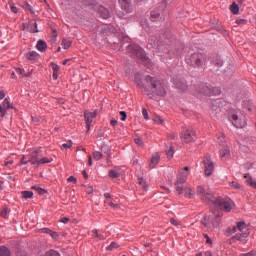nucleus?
Listing matches in <instances>:
<instances>
[{
    "label": "nucleus",
    "instance_id": "1",
    "mask_svg": "<svg viewBox=\"0 0 256 256\" xmlns=\"http://www.w3.org/2000/svg\"><path fill=\"white\" fill-rule=\"evenodd\" d=\"M134 81L139 87H142L144 93H146L150 99H153L154 95H158L159 97H165V95H167L165 86H163V83H161V81L155 77L146 76L145 81L147 84L145 86H142L139 82V75L135 76Z\"/></svg>",
    "mask_w": 256,
    "mask_h": 256
},
{
    "label": "nucleus",
    "instance_id": "2",
    "mask_svg": "<svg viewBox=\"0 0 256 256\" xmlns=\"http://www.w3.org/2000/svg\"><path fill=\"white\" fill-rule=\"evenodd\" d=\"M190 168L188 166L184 167V169H180L176 182H175V189L178 195H183L186 199H193L195 197V192L191 185H186L183 187V184L187 182V178L189 177Z\"/></svg>",
    "mask_w": 256,
    "mask_h": 256
},
{
    "label": "nucleus",
    "instance_id": "3",
    "mask_svg": "<svg viewBox=\"0 0 256 256\" xmlns=\"http://www.w3.org/2000/svg\"><path fill=\"white\" fill-rule=\"evenodd\" d=\"M127 53L132 55L133 57H137L145 65V67H148V69L151 68V59L147 57V54H145V51L142 50L141 47L137 44H131L127 47Z\"/></svg>",
    "mask_w": 256,
    "mask_h": 256
},
{
    "label": "nucleus",
    "instance_id": "4",
    "mask_svg": "<svg viewBox=\"0 0 256 256\" xmlns=\"http://www.w3.org/2000/svg\"><path fill=\"white\" fill-rule=\"evenodd\" d=\"M221 212H211L209 215L204 216L201 223L204 225V227H207V229L211 228H217L219 227V223H221Z\"/></svg>",
    "mask_w": 256,
    "mask_h": 256
},
{
    "label": "nucleus",
    "instance_id": "5",
    "mask_svg": "<svg viewBox=\"0 0 256 256\" xmlns=\"http://www.w3.org/2000/svg\"><path fill=\"white\" fill-rule=\"evenodd\" d=\"M245 229H247V225H245V222H238L237 226H234L233 228H228L226 231L227 235H233V233H237V230L240 231L241 234H236L232 237V239H237V241H242L243 239H247L249 236V233L245 232Z\"/></svg>",
    "mask_w": 256,
    "mask_h": 256
},
{
    "label": "nucleus",
    "instance_id": "6",
    "mask_svg": "<svg viewBox=\"0 0 256 256\" xmlns=\"http://www.w3.org/2000/svg\"><path fill=\"white\" fill-rule=\"evenodd\" d=\"M212 203L216 207V209H219L220 211H225V213L231 212V209L235 207V203L229 198H214V201Z\"/></svg>",
    "mask_w": 256,
    "mask_h": 256
},
{
    "label": "nucleus",
    "instance_id": "7",
    "mask_svg": "<svg viewBox=\"0 0 256 256\" xmlns=\"http://www.w3.org/2000/svg\"><path fill=\"white\" fill-rule=\"evenodd\" d=\"M197 137V132L192 127L183 128L180 134L182 143H193Z\"/></svg>",
    "mask_w": 256,
    "mask_h": 256
},
{
    "label": "nucleus",
    "instance_id": "8",
    "mask_svg": "<svg viewBox=\"0 0 256 256\" xmlns=\"http://www.w3.org/2000/svg\"><path fill=\"white\" fill-rule=\"evenodd\" d=\"M187 63L192 65V67H203V65H205V54L196 52L190 55Z\"/></svg>",
    "mask_w": 256,
    "mask_h": 256
},
{
    "label": "nucleus",
    "instance_id": "9",
    "mask_svg": "<svg viewBox=\"0 0 256 256\" xmlns=\"http://www.w3.org/2000/svg\"><path fill=\"white\" fill-rule=\"evenodd\" d=\"M196 195H198L202 201H209L210 203L215 201V196H213V194L203 186L197 187Z\"/></svg>",
    "mask_w": 256,
    "mask_h": 256
},
{
    "label": "nucleus",
    "instance_id": "10",
    "mask_svg": "<svg viewBox=\"0 0 256 256\" xmlns=\"http://www.w3.org/2000/svg\"><path fill=\"white\" fill-rule=\"evenodd\" d=\"M230 121L237 129H243V127H246L247 125V118L243 115L239 116L237 114H232L230 116Z\"/></svg>",
    "mask_w": 256,
    "mask_h": 256
},
{
    "label": "nucleus",
    "instance_id": "11",
    "mask_svg": "<svg viewBox=\"0 0 256 256\" xmlns=\"http://www.w3.org/2000/svg\"><path fill=\"white\" fill-rule=\"evenodd\" d=\"M204 165V173L206 177H210V175L213 173L215 169V164L213 163V160H211V155L206 154L203 160Z\"/></svg>",
    "mask_w": 256,
    "mask_h": 256
},
{
    "label": "nucleus",
    "instance_id": "12",
    "mask_svg": "<svg viewBox=\"0 0 256 256\" xmlns=\"http://www.w3.org/2000/svg\"><path fill=\"white\" fill-rule=\"evenodd\" d=\"M84 117H85V121H86V126L88 131L91 129V123H93V119H95L97 117V110H95L94 112H84Z\"/></svg>",
    "mask_w": 256,
    "mask_h": 256
},
{
    "label": "nucleus",
    "instance_id": "13",
    "mask_svg": "<svg viewBox=\"0 0 256 256\" xmlns=\"http://www.w3.org/2000/svg\"><path fill=\"white\" fill-rule=\"evenodd\" d=\"M176 89L180 91H187V82L183 78H173L172 79Z\"/></svg>",
    "mask_w": 256,
    "mask_h": 256
},
{
    "label": "nucleus",
    "instance_id": "14",
    "mask_svg": "<svg viewBox=\"0 0 256 256\" xmlns=\"http://www.w3.org/2000/svg\"><path fill=\"white\" fill-rule=\"evenodd\" d=\"M199 93L201 95H214L213 90L207 84H201L199 86Z\"/></svg>",
    "mask_w": 256,
    "mask_h": 256
},
{
    "label": "nucleus",
    "instance_id": "15",
    "mask_svg": "<svg viewBox=\"0 0 256 256\" xmlns=\"http://www.w3.org/2000/svg\"><path fill=\"white\" fill-rule=\"evenodd\" d=\"M98 14L100 17H102V19H109V17H111V12H109V10L103 6L98 7Z\"/></svg>",
    "mask_w": 256,
    "mask_h": 256
},
{
    "label": "nucleus",
    "instance_id": "16",
    "mask_svg": "<svg viewBox=\"0 0 256 256\" xmlns=\"http://www.w3.org/2000/svg\"><path fill=\"white\" fill-rule=\"evenodd\" d=\"M40 159L41 154H39V152H32L28 161L31 163V165H38Z\"/></svg>",
    "mask_w": 256,
    "mask_h": 256
},
{
    "label": "nucleus",
    "instance_id": "17",
    "mask_svg": "<svg viewBox=\"0 0 256 256\" xmlns=\"http://www.w3.org/2000/svg\"><path fill=\"white\" fill-rule=\"evenodd\" d=\"M160 159H161V156L159 155V153L154 154L150 160V164H149L150 169H155V167L159 165Z\"/></svg>",
    "mask_w": 256,
    "mask_h": 256
},
{
    "label": "nucleus",
    "instance_id": "18",
    "mask_svg": "<svg viewBox=\"0 0 256 256\" xmlns=\"http://www.w3.org/2000/svg\"><path fill=\"white\" fill-rule=\"evenodd\" d=\"M119 3L126 13H131V0H119Z\"/></svg>",
    "mask_w": 256,
    "mask_h": 256
},
{
    "label": "nucleus",
    "instance_id": "19",
    "mask_svg": "<svg viewBox=\"0 0 256 256\" xmlns=\"http://www.w3.org/2000/svg\"><path fill=\"white\" fill-rule=\"evenodd\" d=\"M27 31L30 33H39V30L37 29V22L30 21L27 25Z\"/></svg>",
    "mask_w": 256,
    "mask_h": 256
},
{
    "label": "nucleus",
    "instance_id": "20",
    "mask_svg": "<svg viewBox=\"0 0 256 256\" xmlns=\"http://www.w3.org/2000/svg\"><path fill=\"white\" fill-rule=\"evenodd\" d=\"M37 49L38 51H41V53H45V51H47V43L43 40H39L37 42Z\"/></svg>",
    "mask_w": 256,
    "mask_h": 256
},
{
    "label": "nucleus",
    "instance_id": "21",
    "mask_svg": "<svg viewBox=\"0 0 256 256\" xmlns=\"http://www.w3.org/2000/svg\"><path fill=\"white\" fill-rule=\"evenodd\" d=\"M244 179H246V183L252 187L253 189H256V181L253 180V178L249 175V174H246L244 176Z\"/></svg>",
    "mask_w": 256,
    "mask_h": 256
},
{
    "label": "nucleus",
    "instance_id": "22",
    "mask_svg": "<svg viewBox=\"0 0 256 256\" xmlns=\"http://www.w3.org/2000/svg\"><path fill=\"white\" fill-rule=\"evenodd\" d=\"M166 155L168 159H173V155H175V150H173V145L166 147Z\"/></svg>",
    "mask_w": 256,
    "mask_h": 256
},
{
    "label": "nucleus",
    "instance_id": "23",
    "mask_svg": "<svg viewBox=\"0 0 256 256\" xmlns=\"http://www.w3.org/2000/svg\"><path fill=\"white\" fill-rule=\"evenodd\" d=\"M39 57V54L35 51L29 52L27 54V59H29V61H37Z\"/></svg>",
    "mask_w": 256,
    "mask_h": 256
},
{
    "label": "nucleus",
    "instance_id": "24",
    "mask_svg": "<svg viewBox=\"0 0 256 256\" xmlns=\"http://www.w3.org/2000/svg\"><path fill=\"white\" fill-rule=\"evenodd\" d=\"M0 256H11V251L5 246H0Z\"/></svg>",
    "mask_w": 256,
    "mask_h": 256
},
{
    "label": "nucleus",
    "instance_id": "25",
    "mask_svg": "<svg viewBox=\"0 0 256 256\" xmlns=\"http://www.w3.org/2000/svg\"><path fill=\"white\" fill-rule=\"evenodd\" d=\"M230 155H231V153L229 152V148H224L220 151V157L222 159H227V158H229Z\"/></svg>",
    "mask_w": 256,
    "mask_h": 256
},
{
    "label": "nucleus",
    "instance_id": "26",
    "mask_svg": "<svg viewBox=\"0 0 256 256\" xmlns=\"http://www.w3.org/2000/svg\"><path fill=\"white\" fill-rule=\"evenodd\" d=\"M2 107L7 111V109H13V104L9 102V99L5 98L2 102Z\"/></svg>",
    "mask_w": 256,
    "mask_h": 256
},
{
    "label": "nucleus",
    "instance_id": "27",
    "mask_svg": "<svg viewBox=\"0 0 256 256\" xmlns=\"http://www.w3.org/2000/svg\"><path fill=\"white\" fill-rule=\"evenodd\" d=\"M230 11L234 14V15H238L239 14V5H237V3H232L230 6Z\"/></svg>",
    "mask_w": 256,
    "mask_h": 256
},
{
    "label": "nucleus",
    "instance_id": "28",
    "mask_svg": "<svg viewBox=\"0 0 256 256\" xmlns=\"http://www.w3.org/2000/svg\"><path fill=\"white\" fill-rule=\"evenodd\" d=\"M72 43L73 42L71 40H67L64 38V39H62L61 45H62L63 49H69V47H71Z\"/></svg>",
    "mask_w": 256,
    "mask_h": 256
},
{
    "label": "nucleus",
    "instance_id": "29",
    "mask_svg": "<svg viewBox=\"0 0 256 256\" xmlns=\"http://www.w3.org/2000/svg\"><path fill=\"white\" fill-rule=\"evenodd\" d=\"M108 175L111 177V179H117V177H120L121 174L117 170H110Z\"/></svg>",
    "mask_w": 256,
    "mask_h": 256
},
{
    "label": "nucleus",
    "instance_id": "30",
    "mask_svg": "<svg viewBox=\"0 0 256 256\" xmlns=\"http://www.w3.org/2000/svg\"><path fill=\"white\" fill-rule=\"evenodd\" d=\"M51 161H53V159H50V158H41L40 157V160L38 161V164H37V166H39V165H45V164H47V163H51Z\"/></svg>",
    "mask_w": 256,
    "mask_h": 256
},
{
    "label": "nucleus",
    "instance_id": "31",
    "mask_svg": "<svg viewBox=\"0 0 256 256\" xmlns=\"http://www.w3.org/2000/svg\"><path fill=\"white\" fill-rule=\"evenodd\" d=\"M22 197L24 199H33V192L32 191H23Z\"/></svg>",
    "mask_w": 256,
    "mask_h": 256
},
{
    "label": "nucleus",
    "instance_id": "32",
    "mask_svg": "<svg viewBox=\"0 0 256 256\" xmlns=\"http://www.w3.org/2000/svg\"><path fill=\"white\" fill-rule=\"evenodd\" d=\"M161 13H159V10H154L151 12V20L155 21L156 19H159Z\"/></svg>",
    "mask_w": 256,
    "mask_h": 256
},
{
    "label": "nucleus",
    "instance_id": "33",
    "mask_svg": "<svg viewBox=\"0 0 256 256\" xmlns=\"http://www.w3.org/2000/svg\"><path fill=\"white\" fill-rule=\"evenodd\" d=\"M138 185H140L144 191H147V183L143 178H138Z\"/></svg>",
    "mask_w": 256,
    "mask_h": 256
},
{
    "label": "nucleus",
    "instance_id": "34",
    "mask_svg": "<svg viewBox=\"0 0 256 256\" xmlns=\"http://www.w3.org/2000/svg\"><path fill=\"white\" fill-rule=\"evenodd\" d=\"M134 143H136L138 147H143V140L137 135L134 136Z\"/></svg>",
    "mask_w": 256,
    "mask_h": 256
},
{
    "label": "nucleus",
    "instance_id": "35",
    "mask_svg": "<svg viewBox=\"0 0 256 256\" xmlns=\"http://www.w3.org/2000/svg\"><path fill=\"white\" fill-rule=\"evenodd\" d=\"M93 157H94L95 161H99L103 158V154L99 151H95V152H93Z\"/></svg>",
    "mask_w": 256,
    "mask_h": 256
},
{
    "label": "nucleus",
    "instance_id": "36",
    "mask_svg": "<svg viewBox=\"0 0 256 256\" xmlns=\"http://www.w3.org/2000/svg\"><path fill=\"white\" fill-rule=\"evenodd\" d=\"M1 217H3L4 219H7V217H9V208L4 207L1 211Z\"/></svg>",
    "mask_w": 256,
    "mask_h": 256
},
{
    "label": "nucleus",
    "instance_id": "37",
    "mask_svg": "<svg viewBox=\"0 0 256 256\" xmlns=\"http://www.w3.org/2000/svg\"><path fill=\"white\" fill-rule=\"evenodd\" d=\"M153 121L157 123V125H163V118L161 116H154Z\"/></svg>",
    "mask_w": 256,
    "mask_h": 256
},
{
    "label": "nucleus",
    "instance_id": "38",
    "mask_svg": "<svg viewBox=\"0 0 256 256\" xmlns=\"http://www.w3.org/2000/svg\"><path fill=\"white\" fill-rule=\"evenodd\" d=\"M230 187H232L233 189H242L241 185L237 182H230Z\"/></svg>",
    "mask_w": 256,
    "mask_h": 256
},
{
    "label": "nucleus",
    "instance_id": "39",
    "mask_svg": "<svg viewBox=\"0 0 256 256\" xmlns=\"http://www.w3.org/2000/svg\"><path fill=\"white\" fill-rule=\"evenodd\" d=\"M142 115L146 121H149V112L145 108L142 109Z\"/></svg>",
    "mask_w": 256,
    "mask_h": 256
},
{
    "label": "nucleus",
    "instance_id": "40",
    "mask_svg": "<svg viewBox=\"0 0 256 256\" xmlns=\"http://www.w3.org/2000/svg\"><path fill=\"white\" fill-rule=\"evenodd\" d=\"M113 249H117V243L112 242L108 247L107 251H113Z\"/></svg>",
    "mask_w": 256,
    "mask_h": 256
},
{
    "label": "nucleus",
    "instance_id": "41",
    "mask_svg": "<svg viewBox=\"0 0 256 256\" xmlns=\"http://www.w3.org/2000/svg\"><path fill=\"white\" fill-rule=\"evenodd\" d=\"M71 147H73L72 142H67V143L62 144L63 149H71Z\"/></svg>",
    "mask_w": 256,
    "mask_h": 256
},
{
    "label": "nucleus",
    "instance_id": "42",
    "mask_svg": "<svg viewBox=\"0 0 256 256\" xmlns=\"http://www.w3.org/2000/svg\"><path fill=\"white\" fill-rule=\"evenodd\" d=\"M46 256H60V255L58 254L57 251L50 250L49 252L46 253Z\"/></svg>",
    "mask_w": 256,
    "mask_h": 256
},
{
    "label": "nucleus",
    "instance_id": "43",
    "mask_svg": "<svg viewBox=\"0 0 256 256\" xmlns=\"http://www.w3.org/2000/svg\"><path fill=\"white\" fill-rule=\"evenodd\" d=\"M237 25H247V20L245 19H237L236 20Z\"/></svg>",
    "mask_w": 256,
    "mask_h": 256
},
{
    "label": "nucleus",
    "instance_id": "44",
    "mask_svg": "<svg viewBox=\"0 0 256 256\" xmlns=\"http://www.w3.org/2000/svg\"><path fill=\"white\" fill-rule=\"evenodd\" d=\"M0 113L1 117H5L7 115V110L0 104Z\"/></svg>",
    "mask_w": 256,
    "mask_h": 256
},
{
    "label": "nucleus",
    "instance_id": "45",
    "mask_svg": "<svg viewBox=\"0 0 256 256\" xmlns=\"http://www.w3.org/2000/svg\"><path fill=\"white\" fill-rule=\"evenodd\" d=\"M16 73H18V75H22V77H25V70L22 68H16Z\"/></svg>",
    "mask_w": 256,
    "mask_h": 256
},
{
    "label": "nucleus",
    "instance_id": "46",
    "mask_svg": "<svg viewBox=\"0 0 256 256\" xmlns=\"http://www.w3.org/2000/svg\"><path fill=\"white\" fill-rule=\"evenodd\" d=\"M52 69H53V72L55 73H59V65L55 64V63H52Z\"/></svg>",
    "mask_w": 256,
    "mask_h": 256
},
{
    "label": "nucleus",
    "instance_id": "47",
    "mask_svg": "<svg viewBox=\"0 0 256 256\" xmlns=\"http://www.w3.org/2000/svg\"><path fill=\"white\" fill-rule=\"evenodd\" d=\"M68 183H74L76 184L77 183V178H75L74 176H70L68 179H67Z\"/></svg>",
    "mask_w": 256,
    "mask_h": 256
},
{
    "label": "nucleus",
    "instance_id": "48",
    "mask_svg": "<svg viewBox=\"0 0 256 256\" xmlns=\"http://www.w3.org/2000/svg\"><path fill=\"white\" fill-rule=\"evenodd\" d=\"M121 115V121H126L127 120V113L125 111H120Z\"/></svg>",
    "mask_w": 256,
    "mask_h": 256
},
{
    "label": "nucleus",
    "instance_id": "49",
    "mask_svg": "<svg viewBox=\"0 0 256 256\" xmlns=\"http://www.w3.org/2000/svg\"><path fill=\"white\" fill-rule=\"evenodd\" d=\"M36 191H37V193L39 194V195H45V193H46V191H45V189H43V188H36Z\"/></svg>",
    "mask_w": 256,
    "mask_h": 256
},
{
    "label": "nucleus",
    "instance_id": "50",
    "mask_svg": "<svg viewBox=\"0 0 256 256\" xmlns=\"http://www.w3.org/2000/svg\"><path fill=\"white\" fill-rule=\"evenodd\" d=\"M93 233H95V237H97L100 240L105 239V236L101 235V234H97V230H93Z\"/></svg>",
    "mask_w": 256,
    "mask_h": 256
},
{
    "label": "nucleus",
    "instance_id": "51",
    "mask_svg": "<svg viewBox=\"0 0 256 256\" xmlns=\"http://www.w3.org/2000/svg\"><path fill=\"white\" fill-rule=\"evenodd\" d=\"M86 193H87L88 195H93V187L88 186L87 189H86Z\"/></svg>",
    "mask_w": 256,
    "mask_h": 256
},
{
    "label": "nucleus",
    "instance_id": "52",
    "mask_svg": "<svg viewBox=\"0 0 256 256\" xmlns=\"http://www.w3.org/2000/svg\"><path fill=\"white\" fill-rule=\"evenodd\" d=\"M204 238L206 239V243H207L208 245H211L212 241H211V238H209V235L204 234Z\"/></svg>",
    "mask_w": 256,
    "mask_h": 256
},
{
    "label": "nucleus",
    "instance_id": "53",
    "mask_svg": "<svg viewBox=\"0 0 256 256\" xmlns=\"http://www.w3.org/2000/svg\"><path fill=\"white\" fill-rule=\"evenodd\" d=\"M21 163L22 165H27V163H30V162H29V159L27 160V157L23 156Z\"/></svg>",
    "mask_w": 256,
    "mask_h": 256
},
{
    "label": "nucleus",
    "instance_id": "54",
    "mask_svg": "<svg viewBox=\"0 0 256 256\" xmlns=\"http://www.w3.org/2000/svg\"><path fill=\"white\" fill-rule=\"evenodd\" d=\"M107 204L109 205V207H113L114 209H117V207H119V205L114 204L113 202H107Z\"/></svg>",
    "mask_w": 256,
    "mask_h": 256
},
{
    "label": "nucleus",
    "instance_id": "55",
    "mask_svg": "<svg viewBox=\"0 0 256 256\" xmlns=\"http://www.w3.org/2000/svg\"><path fill=\"white\" fill-rule=\"evenodd\" d=\"M11 11H12V13H18V11H19V9L16 7V6H11Z\"/></svg>",
    "mask_w": 256,
    "mask_h": 256
},
{
    "label": "nucleus",
    "instance_id": "56",
    "mask_svg": "<svg viewBox=\"0 0 256 256\" xmlns=\"http://www.w3.org/2000/svg\"><path fill=\"white\" fill-rule=\"evenodd\" d=\"M170 223L175 226L179 225V222H177V220H175L174 218L170 219Z\"/></svg>",
    "mask_w": 256,
    "mask_h": 256
},
{
    "label": "nucleus",
    "instance_id": "57",
    "mask_svg": "<svg viewBox=\"0 0 256 256\" xmlns=\"http://www.w3.org/2000/svg\"><path fill=\"white\" fill-rule=\"evenodd\" d=\"M52 77H53V79H55V80L59 79V72H53Z\"/></svg>",
    "mask_w": 256,
    "mask_h": 256
},
{
    "label": "nucleus",
    "instance_id": "58",
    "mask_svg": "<svg viewBox=\"0 0 256 256\" xmlns=\"http://www.w3.org/2000/svg\"><path fill=\"white\" fill-rule=\"evenodd\" d=\"M5 99V91L1 90L0 91V100Z\"/></svg>",
    "mask_w": 256,
    "mask_h": 256
},
{
    "label": "nucleus",
    "instance_id": "59",
    "mask_svg": "<svg viewBox=\"0 0 256 256\" xmlns=\"http://www.w3.org/2000/svg\"><path fill=\"white\" fill-rule=\"evenodd\" d=\"M241 256H255V252H249L246 254H242Z\"/></svg>",
    "mask_w": 256,
    "mask_h": 256
},
{
    "label": "nucleus",
    "instance_id": "60",
    "mask_svg": "<svg viewBox=\"0 0 256 256\" xmlns=\"http://www.w3.org/2000/svg\"><path fill=\"white\" fill-rule=\"evenodd\" d=\"M61 223H69V218L67 217L62 218Z\"/></svg>",
    "mask_w": 256,
    "mask_h": 256
},
{
    "label": "nucleus",
    "instance_id": "61",
    "mask_svg": "<svg viewBox=\"0 0 256 256\" xmlns=\"http://www.w3.org/2000/svg\"><path fill=\"white\" fill-rule=\"evenodd\" d=\"M110 125H112V127H115V125H117V120H111Z\"/></svg>",
    "mask_w": 256,
    "mask_h": 256
},
{
    "label": "nucleus",
    "instance_id": "62",
    "mask_svg": "<svg viewBox=\"0 0 256 256\" xmlns=\"http://www.w3.org/2000/svg\"><path fill=\"white\" fill-rule=\"evenodd\" d=\"M149 44L151 45V47H157V43H153V40H149Z\"/></svg>",
    "mask_w": 256,
    "mask_h": 256
},
{
    "label": "nucleus",
    "instance_id": "63",
    "mask_svg": "<svg viewBox=\"0 0 256 256\" xmlns=\"http://www.w3.org/2000/svg\"><path fill=\"white\" fill-rule=\"evenodd\" d=\"M176 137H177L176 134H171L168 136L169 139H175Z\"/></svg>",
    "mask_w": 256,
    "mask_h": 256
},
{
    "label": "nucleus",
    "instance_id": "64",
    "mask_svg": "<svg viewBox=\"0 0 256 256\" xmlns=\"http://www.w3.org/2000/svg\"><path fill=\"white\" fill-rule=\"evenodd\" d=\"M204 256H213V254L209 251L205 252Z\"/></svg>",
    "mask_w": 256,
    "mask_h": 256
}]
</instances>
